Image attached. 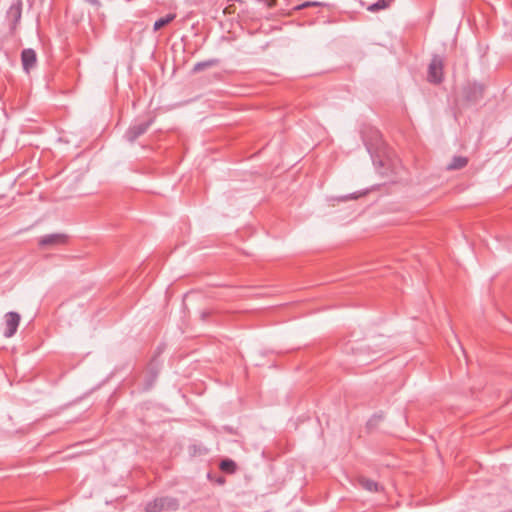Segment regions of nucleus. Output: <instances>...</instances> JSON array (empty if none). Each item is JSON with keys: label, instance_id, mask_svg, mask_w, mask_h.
I'll return each instance as SVG.
<instances>
[{"label": "nucleus", "instance_id": "nucleus-5", "mask_svg": "<svg viewBox=\"0 0 512 512\" xmlns=\"http://www.w3.org/2000/svg\"><path fill=\"white\" fill-rule=\"evenodd\" d=\"M5 319V330L4 336L10 338L17 332L21 317L17 312H8L4 316Z\"/></svg>", "mask_w": 512, "mask_h": 512}, {"label": "nucleus", "instance_id": "nucleus-11", "mask_svg": "<svg viewBox=\"0 0 512 512\" xmlns=\"http://www.w3.org/2000/svg\"><path fill=\"white\" fill-rule=\"evenodd\" d=\"M359 485L369 491V492H378L379 491V484L377 482H375L374 480H371V479H368V478H365V477H360L359 480Z\"/></svg>", "mask_w": 512, "mask_h": 512}, {"label": "nucleus", "instance_id": "nucleus-15", "mask_svg": "<svg viewBox=\"0 0 512 512\" xmlns=\"http://www.w3.org/2000/svg\"><path fill=\"white\" fill-rule=\"evenodd\" d=\"M321 5L320 2H316V1H307V2H304L298 6L295 7L296 10H301V9H304V8H307V7H312V6H319Z\"/></svg>", "mask_w": 512, "mask_h": 512}, {"label": "nucleus", "instance_id": "nucleus-7", "mask_svg": "<svg viewBox=\"0 0 512 512\" xmlns=\"http://www.w3.org/2000/svg\"><path fill=\"white\" fill-rule=\"evenodd\" d=\"M67 242V236L61 233L48 234L39 239L40 246H58Z\"/></svg>", "mask_w": 512, "mask_h": 512}, {"label": "nucleus", "instance_id": "nucleus-4", "mask_svg": "<svg viewBox=\"0 0 512 512\" xmlns=\"http://www.w3.org/2000/svg\"><path fill=\"white\" fill-rule=\"evenodd\" d=\"M362 139L364 144L369 152L373 148H378L381 143V134L380 132L373 127H365L361 131Z\"/></svg>", "mask_w": 512, "mask_h": 512}, {"label": "nucleus", "instance_id": "nucleus-8", "mask_svg": "<svg viewBox=\"0 0 512 512\" xmlns=\"http://www.w3.org/2000/svg\"><path fill=\"white\" fill-rule=\"evenodd\" d=\"M21 62L25 72L29 73L30 70L36 65L37 56L33 49H24L21 52Z\"/></svg>", "mask_w": 512, "mask_h": 512}, {"label": "nucleus", "instance_id": "nucleus-9", "mask_svg": "<svg viewBox=\"0 0 512 512\" xmlns=\"http://www.w3.org/2000/svg\"><path fill=\"white\" fill-rule=\"evenodd\" d=\"M484 88L480 84H472L468 88V92L466 94V98L469 101L477 102L479 99L483 97Z\"/></svg>", "mask_w": 512, "mask_h": 512}, {"label": "nucleus", "instance_id": "nucleus-2", "mask_svg": "<svg viewBox=\"0 0 512 512\" xmlns=\"http://www.w3.org/2000/svg\"><path fill=\"white\" fill-rule=\"evenodd\" d=\"M22 0H13L6 12V19L9 22L11 34H15L22 16Z\"/></svg>", "mask_w": 512, "mask_h": 512}, {"label": "nucleus", "instance_id": "nucleus-13", "mask_svg": "<svg viewBox=\"0 0 512 512\" xmlns=\"http://www.w3.org/2000/svg\"><path fill=\"white\" fill-rule=\"evenodd\" d=\"M236 463L231 459L222 460L220 463V469L226 473H234L236 471Z\"/></svg>", "mask_w": 512, "mask_h": 512}, {"label": "nucleus", "instance_id": "nucleus-12", "mask_svg": "<svg viewBox=\"0 0 512 512\" xmlns=\"http://www.w3.org/2000/svg\"><path fill=\"white\" fill-rule=\"evenodd\" d=\"M175 17H176L175 14L170 13V14H167L165 17L158 19L154 23V26H153L154 30L157 31V30L161 29L162 27L166 26L167 24L172 22L175 19Z\"/></svg>", "mask_w": 512, "mask_h": 512}, {"label": "nucleus", "instance_id": "nucleus-6", "mask_svg": "<svg viewBox=\"0 0 512 512\" xmlns=\"http://www.w3.org/2000/svg\"><path fill=\"white\" fill-rule=\"evenodd\" d=\"M151 123H152V121L149 120L146 122H140V123L133 124L132 126H130L127 129V131L125 133V138L131 143L134 142L138 137L143 135L148 130Z\"/></svg>", "mask_w": 512, "mask_h": 512}, {"label": "nucleus", "instance_id": "nucleus-3", "mask_svg": "<svg viewBox=\"0 0 512 512\" xmlns=\"http://www.w3.org/2000/svg\"><path fill=\"white\" fill-rule=\"evenodd\" d=\"M443 68V58L439 55H434L428 67V80L435 84L442 82Z\"/></svg>", "mask_w": 512, "mask_h": 512}, {"label": "nucleus", "instance_id": "nucleus-17", "mask_svg": "<svg viewBox=\"0 0 512 512\" xmlns=\"http://www.w3.org/2000/svg\"><path fill=\"white\" fill-rule=\"evenodd\" d=\"M233 12H234V10L232 9V5L224 8V13H226V14H231Z\"/></svg>", "mask_w": 512, "mask_h": 512}, {"label": "nucleus", "instance_id": "nucleus-18", "mask_svg": "<svg viewBox=\"0 0 512 512\" xmlns=\"http://www.w3.org/2000/svg\"><path fill=\"white\" fill-rule=\"evenodd\" d=\"M91 3L95 4L97 3V0H89Z\"/></svg>", "mask_w": 512, "mask_h": 512}, {"label": "nucleus", "instance_id": "nucleus-1", "mask_svg": "<svg viewBox=\"0 0 512 512\" xmlns=\"http://www.w3.org/2000/svg\"><path fill=\"white\" fill-rule=\"evenodd\" d=\"M179 508L178 499L170 496L158 497L146 503V512H172Z\"/></svg>", "mask_w": 512, "mask_h": 512}, {"label": "nucleus", "instance_id": "nucleus-10", "mask_svg": "<svg viewBox=\"0 0 512 512\" xmlns=\"http://www.w3.org/2000/svg\"><path fill=\"white\" fill-rule=\"evenodd\" d=\"M468 164V158L464 156H454L451 162L447 165V170H459Z\"/></svg>", "mask_w": 512, "mask_h": 512}, {"label": "nucleus", "instance_id": "nucleus-16", "mask_svg": "<svg viewBox=\"0 0 512 512\" xmlns=\"http://www.w3.org/2000/svg\"><path fill=\"white\" fill-rule=\"evenodd\" d=\"M211 63L210 62H199L197 63L195 66H194V71H200V70H203L204 68L210 66Z\"/></svg>", "mask_w": 512, "mask_h": 512}, {"label": "nucleus", "instance_id": "nucleus-14", "mask_svg": "<svg viewBox=\"0 0 512 512\" xmlns=\"http://www.w3.org/2000/svg\"><path fill=\"white\" fill-rule=\"evenodd\" d=\"M393 2V0H378L377 2L371 4L368 7V10L371 12H376L382 9H386Z\"/></svg>", "mask_w": 512, "mask_h": 512}]
</instances>
